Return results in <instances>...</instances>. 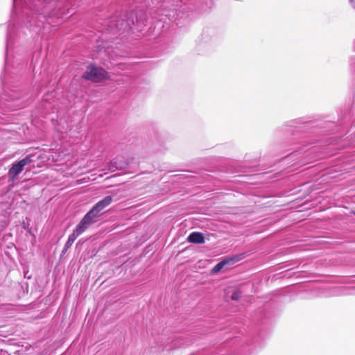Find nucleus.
I'll return each instance as SVG.
<instances>
[{
    "mask_svg": "<svg viewBox=\"0 0 355 355\" xmlns=\"http://www.w3.org/2000/svg\"><path fill=\"white\" fill-rule=\"evenodd\" d=\"M83 78L85 80L97 83L105 79L106 76L105 71L101 68L89 65L83 75Z\"/></svg>",
    "mask_w": 355,
    "mask_h": 355,
    "instance_id": "1",
    "label": "nucleus"
},
{
    "mask_svg": "<svg viewBox=\"0 0 355 355\" xmlns=\"http://www.w3.org/2000/svg\"><path fill=\"white\" fill-rule=\"evenodd\" d=\"M90 224H92V220L87 218L85 216L73 232L78 236L87 229L88 225Z\"/></svg>",
    "mask_w": 355,
    "mask_h": 355,
    "instance_id": "2",
    "label": "nucleus"
},
{
    "mask_svg": "<svg viewBox=\"0 0 355 355\" xmlns=\"http://www.w3.org/2000/svg\"><path fill=\"white\" fill-rule=\"evenodd\" d=\"M103 214V211L101 210L100 208L97 207V206L95 205L91 210L87 213L85 216L87 218L92 220V223H94L96 221V219L101 216Z\"/></svg>",
    "mask_w": 355,
    "mask_h": 355,
    "instance_id": "3",
    "label": "nucleus"
},
{
    "mask_svg": "<svg viewBox=\"0 0 355 355\" xmlns=\"http://www.w3.org/2000/svg\"><path fill=\"white\" fill-rule=\"evenodd\" d=\"M103 214V211L101 210L100 208L97 207V206L95 205L91 210L87 213L85 216L87 218L92 220V223H94L96 221V219L101 216Z\"/></svg>",
    "mask_w": 355,
    "mask_h": 355,
    "instance_id": "4",
    "label": "nucleus"
},
{
    "mask_svg": "<svg viewBox=\"0 0 355 355\" xmlns=\"http://www.w3.org/2000/svg\"><path fill=\"white\" fill-rule=\"evenodd\" d=\"M189 243L202 244L205 241V236L202 233L195 232L190 234L187 238Z\"/></svg>",
    "mask_w": 355,
    "mask_h": 355,
    "instance_id": "5",
    "label": "nucleus"
},
{
    "mask_svg": "<svg viewBox=\"0 0 355 355\" xmlns=\"http://www.w3.org/2000/svg\"><path fill=\"white\" fill-rule=\"evenodd\" d=\"M22 171V160L19 161L16 164L13 165L12 167L9 170L8 175L10 178L12 180L15 179V177Z\"/></svg>",
    "mask_w": 355,
    "mask_h": 355,
    "instance_id": "6",
    "label": "nucleus"
},
{
    "mask_svg": "<svg viewBox=\"0 0 355 355\" xmlns=\"http://www.w3.org/2000/svg\"><path fill=\"white\" fill-rule=\"evenodd\" d=\"M230 262H235V259L233 258H230L228 259L223 260L222 261L217 263L212 269H211V273L216 274L226 264L229 263Z\"/></svg>",
    "mask_w": 355,
    "mask_h": 355,
    "instance_id": "7",
    "label": "nucleus"
},
{
    "mask_svg": "<svg viewBox=\"0 0 355 355\" xmlns=\"http://www.w3.org/2000/svg\"><path fill=\"white\" fill-rule=\"evenodd\" d=\"M113 202V199L112 196H105L103 200L98 202L96 205L97 207L100 208L101 210H104L105 208L108 207Z\"/></svg>",
    "mask_w": 355,
    "mask_h": 355,
    "instance_id": "8",
    "label": "nucleus"
},
{
    "mask_svg": "<svg viewBox=\"0 0 355 355\" xmlns=\"http://www.w3.org/2000/svg\"><path fill=\"white\" fill-rule=\"evenodd\" d=\"M78 238V236L75 233H72L69 236L68 240L67 241L64 245V250H67L74 243L76 239Z\"/></svg>",
    "mask_w": 355,
    "mask_h": 355,
    "instance_id": "9",
    "label": "nucleus"
},
{
    "mask_svg": "<svg viewBox=\"0 0 355 355\" xmlns=\"http://www.w3.org/2000/svg\"><path fill=\"white\" fill-rule=\"evenodd\" d=\"M34 157H35L34 155H30V156H27L25 158H24V166L33 162L34 160L33 158Z\"/></svg>",
    "mask_w": 355,
    "mask_h": 355,
    "instance_id": "10",
    "label": "nucleus"
},
{
    "mask_svg": "<svg viewBox=\"0 0 355 355\" xmlns=\"http://www.w3.org/2000/svg\"><path fill=\"white\" fill-rule=\"evenodd\" d=\"M241 297V292L240 291H235L233 293V294L231 296V299L232 300H239Z\"/></svg>",
    "mask_w": 355,
    "mask_h": 355,
    "instance_id": "11",
    "label": "nucleus"
},
{
    "mask_svg": "<svg viewBox=\"0 0 355 355\" xmlns=\"http://www.w3.org/2000/svg\"><path fill=\"white\" fill-rule=\"evenodd\" d=\"M26 236L29 237L31 244L33 245V243L35 242V237L33 234H31L30 231L28 232Z\"/></svg>",
    "mask_w": 355,
    "mask_h": 355,
    "instance_id": "12",
    "label": "nucleus"
}]
</instances>
